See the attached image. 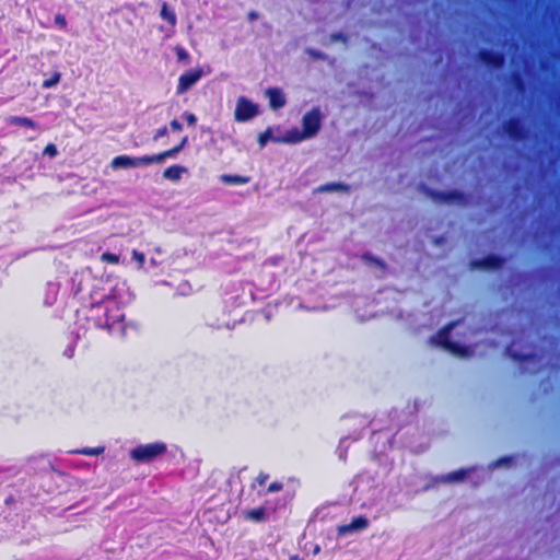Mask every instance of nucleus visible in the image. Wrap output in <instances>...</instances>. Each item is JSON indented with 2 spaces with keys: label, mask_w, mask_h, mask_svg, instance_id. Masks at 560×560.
<instances>
[{
  "label": "nucleus",
  "mask_w": 560,
  "mask_h": 560,
  "mask_svg": "<svg viewBox=\"0 0 560 560\" xmlns=\"http://www.w3.org/2000/svg\"><path fill=\"white\" fill-rule=\"evenodd\" d=\"M112 291L107 281L93 280L88 300L77 310L78 317L85 319L89 328L107 329L109 334L124 330L125 313Z\"/></svg>",
  "instance_id": "obj_1"
},
{
  "label": "nucleus",
  "mask_w": 560,
  "mask_h": 560,
  "mask_svg": "<svg viewBox=\"0 0 560 560\" xmlns=\"http://www.w3.org/2000/svg\"><path fill=\"white\" fill-rule=\"evenodd\" d=\"M322 119L323 116L319 107H313L302 118V131L294 129L289 132V141L300 142L304 139L313 138L320 129Z\"/></svg>",
  "instance_id": "obj_2"
},
{
  "label": "nucleus",
  "mask_w": 560,
  "mask_h": 560,
  "mask_svg": "<svg viewBox=\"0 0 560 560\" xmlns=\"http://www.w3.org/2000/svg\"><path fill=\"white\" fill-rule=\"evenodd\" d=\"M167 450L164 442L139 444L130 451V458L136 463H150Z\"/></svg>",
  "instance_id": "obj_3"
},
{
  "label": "nucleus",
  "mask_w": 560,
  "mask_h": 560,
  "mask_svg": "<svg viewBox=\"0 0 560 560\" xmlns=\"http://www.w3.org/2000/svg\"><path fill=\"white\" fill-rule=\"evenodd\" d=\"M424 194L433 201L440 203H466L468 201V196L459 190H435L425 187Z\"/></svg>",
  "instance_id": "obj_4"
},
{
  "label": "nucleus",
  "mask_w": 560,
  "mask_h": 560,
  "mask_svg": "<svg viewBox=\"0 0 560 560\" xmlns=\"http://www.w3.org/2000/svg\"><path fill=\"white\" fill-rule=\"evenodd\" d=\"M502 128L504 133L513 141H523L528 138V129L517 116L506 119Z\"/></svg>",
  "instance_id": "obj_5"
},
{
  "label": "nucleus",
  "mask_w": 560,
  "mask_h": 560,
  "mask_svg": "<svg viewBox=\"0 0 560 560\" xmlns=\"http://www.w3.org/2000/svg\"><path fill=\"white\" fill-rule=\"evenodd\" d=\"M259 113L258 105L245 96H240L234 112L235 120L238 122L247 121Z\"/></svg>",
  "instance_id": "obj_6"
},
{
  "label": "nucleus",
  "mask_w": 560,
  "mask_h": 560,
  "mask_svg": "<svg viewBox=\"0 0 560 560\" xmlns=\"http://www.w3.org/2000/svg\"><path fill=\"white\" fill-rule=\"evenodd\" d=\"M203 75V70L201 68H195L184 72L178 78V83L176 86V94L182 95L191 89Z\"/></svg>",
  "instance_id": "obj_7"
},
{
  "label": "nucleus",
  "mask_w": 560,
  "mask_h": 560,
  "mask_svg": "<svg viewBox=\"0 0 560 560\" xmlns=\"http://www.w3.org/2000/svg\"><path fill=\"white\" fill-rule=\"evenodd\" d=\"M478 59L487 67L501 69L505 63V56L502 51L481 48L478 51Z\"/></svg>",
  "instance_id": "obj_8"
},
{
  "label": "nucleus",
  "mask_w": 560,
  "mask_h": 560,
  "mask_svg": "<svg viewBox=\"0 0 560 560\" xmlns=\"http://www.w3.org/2000/svg\"><path fill=\"white\" fill-rule=\"evenodd\" d=\"M149 164V155L143 156H129V155H117L112 162L110 166L113 168H131L139 166H148Z\"/></svg>",
  "instance_id": "obj_9"
},
{
  "label": "nucleus",
  "mask_w": 560,
  "mask_h": 560,
  "mask_svg": "<svg viewBox=\"0 0 560 560\" xmlns=\"http://www.w3.org/2000/svg\"><path fill=\"white\" fill-rule=\"evenodd\" d=\"M506 259L502 256L495 254H488L482 258L472 259L470 261V267L472 269H487L493 270L503 267Z\"/></svg>",
  "instance_id": "obj_10"
},
{
  "label": "nucleus",
  "mask_w": 560,
  "mask_h": 560,
  "mask_svg": "<svg viewBox=\"0 0 560 560\" xmlns=\"http://www.w3.org/2000/svg\"><path fill=\"white\" fill-rule=\"evenodd\" d=\"M369 527V520L364 515L354 517L349 524L338 526L337 533L339 536H345L352 532H359Z\"/></svg>",
  "instance_id": "obj_11"
},
{
  "label": "nucleus",
  "mask_w": 560,
  "mask_h": 560,
  "mask_svg": "<svg viewBox=\"0 0 560 560\" xmlns=\"http://www.w3.org/2000/svg\"><path fill=\"white\" fill-rule=\"evenodd\" d=\"M266 96L268 97L269 100V106L272 108V109H279V108H282L287 101H285V96L282 92L281 89L279 88H269L266 90Z\"/></svg>",
  "instance_id": "obj_12"
},
{
  "label": "nucleus",
  "mask_w": 560,
  "mask_h": 560,
  "mask_svg": "<svg viewBox=\"0 0 560 560\" xmlns=\"http://www.w3.org/2000/svg\"><path fill=\"white\" fill-rule=\"evenodd\" d=\"M455 323H448L438 331V337L433 338L432 341L443 349L447 348V343H451V331L455 327Z\"/></svg>",
  "instance_id": "obj_13"
},
{
  "label": "nucleus",
  "mask_w": 560,
  "mask_h": 560,
  "mask_svg": "<svg viewBox=\"0 0 560 560\" xmlns=\"http://www.w3.org/2000/svg\"><path fill=\"white\" fill-rule=\"evenodd\" d=\"M351 187L345 183H326L314 189V194H324V192H350Z\"/></svg>",
  "instance_id": "obj_14"
},
{
  "label": "nucleus",
  "mask_w": 560,
  "mask_h": 560,
  "mask_svg": "<svg viewBox=\"0 0 560 560\" xmlns=\"http://www.w3.org/2000/svg\"><path fill=\"white\" fill-rule=\"evenodd\" d=\"M185 173H187V168L185 166L174 164L164 170L163 178L171 182H178Z\"/></svg>",
  "instance_id": "obj_15"
},
{
  "label": "nucleus",
  "mask_w": 560,
  "mask_h": 560,
  "mask_svg": "<svg viewBox=\"0 0 560 560\" xmlns=\"http://www.w3.org/2000/svg\"><path fill=\"white\" fill-rule=\"evenodd\" d=\"M7 122L11 126L26 127L30 129H38V124L30 117L24 116H10L7 118Z\"/></svg>",
  "instance_id": "obj_16"
},
{
  "label": "nucleus",
  "mask_w": 560,
  "mask_h": 560,
  "mask_svg": "<svg viewBox=\"0 0 560 560\" xmlns=\"http://www.w3.org/2000/svg\"><path fill=\"white\" fill-rule=\"evenodd\" d=\"M178 153H179V151L177 150V148L173 147V148L162 151L158 154L149 155V164L151 165L154 163H162L166 159L175 158Z\"/></svg>",
  "instance_id": "obj_17"
},
{
  "label": "nucleus",
  "mask_w": 560,
  "mask_h": 560,
  "mask_svg": "<svg viewBox=\"0 0 560 560\" xmlns=\"http://www.w3.org/2000/svg\"><path fill=\"white\" fill-rule=\"evenodd\" d=\"M245 518L253 522H264L266 521V510L262 506L252 509L245 512Z\"/></svg>",
  "instance_id": "obj_18"
},
{
  "label": "nucleus",
  "mask_w": 560,
  "mask_h": 560,
  "mask_svg": "<svg viewBox=\"0 0 560 560\" xmlns=\"http://www.w3.org/2000/svg\"><path fill=\"white\" fill-rule=\"evenodd\" d=\"M160 15L161 18L166 21L172 27H174L176 25V22H177V18H176V14L173 10L168 9V5L166 2H163L162 4V8H161V12H160Z\"/></svg>",
  "instance_id": "obj_19"
},
{
  "label": "nucleus",
  "mask_w": 560,
  "mask_h": 560,
  "mask_svg": "<svg viewBox=\"0 0 560 560\" xmlns=\"http://www.w3.org/2000/svg\"><path fill=\"white\" fill-rule=\"evenodd\" d=\"M221 180L228 185H243L249 182V177L242 175L224 174L221 176Z\"/></svg>",
  "instance_id": "obj_20"
},
{
  "label": "nucleus",
  "mask_w": 560,
  "mask_h": 560,
  "mask_svg": "<svg viewBox=\"0 0 560 560\" xmlns=\"http://www.w3.org/2000/svg\"><path fill=\"white\" fill-rule=\"evenodd\" d=\"M470 469L460 468L448 472L443 479L448 482L463 481L469 474Z\"/></svg>",
  "instance_id": "obj_21"
},
{
  "label": "nucleus",
  "mask_w": 560,
  "mask_h": 560,
  "mask_svg": "<svg viewBox=\"0 0 560 560\" xmlns=\"http://www.w3.org/2000/svg\"><path fill=\"white\" fill-rule=\"evenodd\" d=\"M445 350L450 351L453 354L459 355V357H466L469 353L468 347L460 345L456 341H452L451 343H447V348Z\"/></svg>",
  "instance_id": "obj_22"
},
{
  "label": "nucleus",
  "mask_w": 560,
  "mask_h": 560,
  "mask_svg": "<svg viewBox=\"0 0 560 560\" xmlns=\"http://www.w3.org/2000/svg\"><path fill=\"white\" fill-rule=\"evenodd\" d=\"M104 446L96 447H83L77 451H73L75 454L85 455V456H98L104 453Z\"/></svg>",
  "instance_id": "obj_23"
},
{
  "label": "nucleus",
  "mask_w": 560,
  "mask_h": 560,
  "mask_svg": "<svg viewBox=\"0 0 560 560\" xmlns=\"http://www.w3.org/2000/svg\"><path fill=\"white\" fill-rule=\"evenodd\" d=\"M269 478H270L269 474H267L265 471H260L257 475V477L253 480L250 488L255 489L257 486L264 487L267 483V481L269 480Z\"/></svg>",
  "instance_id": "obj_24"
},
{
  "label": "nucleus",
  "mask_w": 560,
  "mask_h": 560,
  "mask_svg": "<svg viewBox=\"0 0 560 560\" xmlns=\"http://www.w3.org/2000/svg\"><path fill=\"white\" fill-rule=\"evenodd\" d=\"M101 260L104 262L116 265L119 262V256L110 252H105L101 255Z\"/></svg>",
  "instance_id": "obj_25"
},
{
  "label": "nucleus",
  "mask_w": 560,
  "mask_h": 560,
  "mask_svg": "<svg viewBox=\"0 0 560 560\" xmlns=\"http://www.w3.org/2000/svg\"><path fill=\"white\" fill-rule=\"evenodd\" d=\"M283 489V483L281 481H273L271 482L268 488L264 492H258V494H268V493H275L279 492Z\"/></svg>",
  "instance_id": "obj_26"
},
{
  "label": "nucleus",
  "mask_w": 560,
  "mask_h": 560,
  "mask_svg": "<svg viewBox=\"0 0 560 560\" xmlns=\"http://www.w3.org/2000/svg\"><path fill=\"white\" fill-rule=\"evenodd\" d=\"M272 138L271 128H267L264 132L258 136V143L262 148L267 144V142Z\"/></svg>",
  "instance_id": "obj_27"
},
{
  "label": "nucleus",
  "mask_w": 560,
  "mask_h": 560,
  "mask_svg": "<svg viewBox=\"0 0 560 560\" xmlns=\"http://www.w3.org/2000/svg\"><path fill=\"white\" fill-rule=\"evenodd\" d=\"M175 52H176L177 59L179 61H184L186 63L189 62L190 56H189L188 51L184 47L177 46L175 48Z\"/></svg>",
  "instance_id": "obj_28"
},
{
  "label": "nucleus",
  "mask_w": 560,
  "mask_h": 560,
  "mask_svg": "<svg viewBox=\"0 0 560 560\" xmlns=\"http://www.w3.org/2000/svg\"><path fill=\"white\" fill-rule=\"evenodd\" d=\"M362 259L364 261H368V262H371V264H374L378 267H384V261L381 259V258H377V257H374L372 254L370 253H365L363 254L362 256Z\"/></svg>",
  "instance_id": "obj_29"
},
{
  "label": "nucleus",
  "mask_w": 560,
  "mask_h": 560,
  "mask_svg": "<svg viewBox=\"0 0 560 560\" xmlns=\"http://www.w3.org/2000/svg\"><path fill=\"white\" fill-rule=\"evenodd\" d=\"M60 81V73H55L51 78L45 80L42 84L44 89H49L55 86Z\"/></svg>",
  "instance_id": "obj_30"
},
{
  "label": "nucleus",
  "mask_w": 560,
  "mask_h": 560,
  "mask_svg": "<svg viewBox=\"0 0 560 560\" xmlns=\"http://www.w3.org/2000/svg\"><path fill=\"white\" fill-rule=\"evenodd\" d=\"M510 357L515 360V361H518V362H525L529 359H532V354H523V353H518V352H510Z\"/></svg>",
  "instance_id": "obj_31"
},
{
  "label": "nucleus",
  "mask_w": 560,
  "mask_h": 560,
  "mask_svg": "<svg viewBox=\"0 0 560 560\" xmlns=\"http://www.w3.org/2000/svg\"><path fill=\"white\" fill-rule=\"evenodd\" d=\"M44 154L55 158L58 154L57 147L54 143H48L44 149Z\"/></svg>",
  "instance_id": "obj_32"
},
{
  "label": "nucleus",
  "mask_w": 560,
  "mask_h": 560,
  "mask_svg": "<svg viewBox=\"0 0 560 560\" xmlns=\"http://www.w3.org/2000/svg\"><path fill=\"white\" fill-rule=\"evenodd\" d=\"M132 258L140 265V266H143L144 261H145V256L143 253L137 250V249H133L132 250Z\"/></svg>",
  "instance_id": "obj_33"
},
{
  "label": "nucleus",
  "mask_w": 560,
  "mask_h": 560,
  "mask_svg": "<svg viewBox=\"0 0 560 560\" xmlns=\"http://www.w3.org/2000/svg\"><path fill=\"white\" fill-rule=\"evenodd\" d=\"M55 23L58 25L61 30H65L67 27V20L63 14H57L55 16Z\"/></svg>",
  "instance_id": "obj_34"
},
{
  "label": "nucleus",
  "mask_w": 560,
  "mask_h": 560,
  "mask_svg": "<svg viewBox=\"0 0 560 560\" xmlns=\"http://www.w3.org/2000/svg\"><path fill=\"white\" fill-rule=\"evenodd\" d=\"M166 135H167V127H166V126H163V127H161V128L156 129V131H155V133H154L153 139H154V140H158V139H160V138L165 137Z\"/></svg>",
  "instance_id": "obj_35"
},
{
  "label": "nucleus",
  "mask_w": 560,
  "mask_h": 560,
  "mask_svg": "<svg viewBox=\"0 0 560 560\" xmlns=\"http://www.w3.org/2000/svg\"><path fill=\"white\" fill-rule=\"evenodd\" d=\"M184 117L189 126H194L197 122V117L192 113H185Z\"/></svg>",
  "instance_id": "obj_36"
},
{
  "label": "nucleus",
  "mask_w": 560,
  "mask_h": 560,
  "mask_svg": "<svg viewBox=\"0 0 560 560\" xmlns=\"http://www.w3.org/2000/svg\"><path fill=\"white\" fill-rule=\"evenodd\" d=\"M170 126L175 131H180L183 129V125L177 119H173L170 122Z\"/></svg>",
  "instance_id": "obj_37"
},
{
  "label": "nucleus",
  "mask_w": 560,
  "mask_h": 560,
  "mask_svg": "<svg viewBox=\"0 0 560 560\" xmlns=\"http://www.w3.org/2000/svg\"><path fill=\"white\" fill-rule=\"evenodd\" d=\"M187 141H188L187 137H184L182 139V141L177 145H175L179 152L185 148V145L187 144Z\"/></svg>",
  "instance_id": "obj_38"
},
{
  "label": "nucleus",
  "mask_w": 560,
  "mask_h": 560,
  "mask_svg": "<svg viewBox=\"0 0 560 560\" xmlns=\"http://www.w3.org/2000/svg\"><path fill=\"white\" fill-rule=\"evenodd\" d=\"M509 462H511V457H501L500 459L497 460L495 465Z\"/></svg>",
  "instance_id": "obj_39"
},
{
  "label": "nucleus",
  "mask_w": 560,
  "mask_h": 560,
  "mask_svg": "<svg viewBox=\"0 0 560 560\" xmlns=\"http://www.w3.org/2000/svg\"><path fill=\"white\" fill-rule=\"evenodd\" d=\"M513 78H514L515 82H517L518 84H521L523 82L520 73H514Z\"/></svg>",
  "instance_id": "obj_40"
},
{
  "label": "nucleus",
  "mask_w": 560,
  "mask_h": 560,
  "mask_svg": "<svg viewBox=\"0 0 560 560\" xmlns=\"http://www.w3.org/2000/svg\"><path fill=\"white\" fill-rule=\"evenodd\" d=\"M257 18H258V13H257V12H254V11H253V12H249V14H248V19H249L250 21L256 20Z\"/></svg>",
  "instance_id": "obj_41"
}]
</instances>
